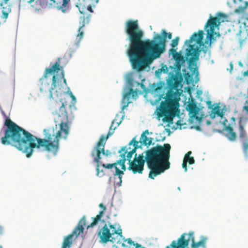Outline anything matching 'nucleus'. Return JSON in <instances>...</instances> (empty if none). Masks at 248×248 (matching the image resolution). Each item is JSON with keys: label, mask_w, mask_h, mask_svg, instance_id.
Wrapping results in <instances>:
<instances>
[{"label": "nucleus", "mask_w": 248, "mask_h": 248, "mask_svg": "<svg viewBox=\"0 0 248 248\" xmlns=\"http://www.w3.org/2000/svg\"><path fill=\"white\" fill-rule=\"evenodd\" d=\"M248 121L246 117L241 118L239 122V136L242 141H248V136L245 129V126Z\"/></svg>", "instance_id": "nucleus-15"}, {"label": "nucleus", "mask_w": 248, "mask_h": 248, "mask_svg": "<svg viewBox=\"0 0 248 248\" xmlns=\"http://www.w3.org/2000/svg\"><path fill=\"white\" fill-rule=\"evenodd\" d=\"M247 105H246L243 107V109L247 111V112H248V104H247Z\"/></svg>", "instance_id": "nucleus-41"}, {"label": "nucleus", "mask_w": 248, "mask_h": 248, "mask_svg": "<svg viewBox=\"0 0 248 248\" xmlns=\"http://www.w3.org/2000/svg\"><path fill=\"white\" fill-rule=\"evenodd\" d=\"M167 38L169 39H171L172 38V34L171 33H167Z\"/></svg>", "instance_id": "nucleus-40"}, {"label": "nucleus", "mask_w": 248, "mask_h": 248, "mask_svg": "<svg viewBox=\"0 0 248 248\" xmlns=\"http://www.w3.org/2000/svg\"><path fill=\"white\" fill-rule=\"evenodd\" d=\"M120 123H121V122H119V123H116V124H115V125L114 126V124H115V121H114V120H113V121L112 122V123H111V125H110V128H109V130H110L111 129H110V128H111V126H112V128L113 131V132H114L115 129L117 128V127L118 126H119V124H120Z\"/></svg>", "instance_id": "nucleus-28"}, {"label": "nucleus", "mask_w": 248, "mask_h": 248, "mask_svg": "<svg viewBox=\"0 0 248 248\" xmlns=\"http://www.w3.org/2000/svg\"><path fill=\"white\" fill-rule=\"evenodd\" d=\"M125 31L129 37V47L127 54L133 69L141 72L149 67L165 51L167 32L162 30L153 40H142L143 32L139 29L138 20H127Z\"/></svg>", "instance_id": "nucleus-2"}, {"label": "nucleus", "mask_w": 248, "mask_h": 248, "mask_svg": "<svg viewBox=\"0 0 248 248\" xmlns=\"http://www.w3.org/2000/svg\"><path fill=\"white\" fill-rule=\"evenodd\" d=\"M192 73L193 74H195V73H196L197 76H198V74H199L198 68H197V67L194 68L193 70V71H192Z\"/></svg>", "instance_id": "nucleus-37"}, {"label": "nucleus", "mask_w": 248, "mask_h": 248, "mask_svg": "<svg viewBox=\"0 0 248 248\" xmlns=\"http://www.w3.org/2000/svg\"><path fill=\"white\" fill-rule=\"evenodd\" d=\"M149 134V131L148 130H145L144 132H143V133L141 134H144V135H146V134Z\"/></svg>", "instance_id": "nucleus-42"}, {"label": "nucleus", "mask_w": 248, "mask_h": 248, "mask_svg": "<svg viewBox=\"0 0 248 248\" xmlns=\"http://www.w3.org/2000/svg\"><path fill=\"white\" fill-rule=\"evenodd\" d=\"M4 233V229L2 226L0 224V236H2ZM0 248H3L0 245Z\"/></svg>", "instance_id": "nucleus-32"}, {"label": "nucleus", "mask_w": 248, "mask_h": 248, "mask_svg": "<svg viewBox=\"0 0 248 248\" xmlns=\"http://www.w3.org/2000/svg\"><path fill=\"white\" fill-rule=\"evenodd\" d=\"M193 117L195 118L199 122H201L202 121V117H200L197 116V115H196L195 117Z\"/></svg>", "instance_id": "nucleus-39"}, {"label": "nucleus", "mask_w": 248, "mask_h": 248, "mask_svg": "<svg viewBox=\"0 0 248 248\" xmlns=\"http://www.w3.org/2000/svg\"><path fill=\"white\" fill-rule=\"evenodd\" d=\"M248 6V1H245V6H244V7L246 9L247 8Z\"/></svg>", "instance_id": "nucleus-43"}, {"label": "nucleus", "mask_w": 248, "mask_h": 248, "mask_svg": "<svg viewBox=\"0 0 248 248\" xmlns=\"http://www.w3.org/2000/svg\"><path fill=\"white\" fill-rule=\"evenodd\" d=\"M217 109V110H215V113L218 116H220V117H222L223 116V113L222 111H221L219 109V107H216L214 109Z\"/></svg>", "instance_id": "nucleus-30"}, {"label": "nucleus", "mask_w": 248, "mask_h": 248, "mask_svg": "<svg viewBox=\"0 0 248 248\" xmlns=\"http://www.w3.org/2000/svg\"><path fill=\"white\" fill-rule=\"evenodd\" d=\"M245 9L244 6H239L238 8L235 9L234 12L236 13H241L245 11Z\"/></svg>", "instance_id": "nucleus-29"}, {"label": "nucleus", "mask_w": 248, "mask_h": 248, "mask_svg": "<svg viewBox=\"0 0 248 248\" xmlns=\"http://www.w3.org/2000/svg\"><path fill=\"white\" fill-rule=\"evenodd\" d=\"M127 241V243L129 245H133L134 246H135V245L136 243H135L134 241H132V240L130 238H128L127 239H124V242Z\"/></svg>", "instance_id": "nucleus-31"}, {"label": "nucleus", "mask_w": 248, "mask_h": 248, "mask_svg": "<svg viewBox=\"0 0 248 248\" xmlns=\"http://www.w3.org/2000/svg\"><path fill=\"white\" fill-rule=\"evenodd\" d=\"M119 153L120 154V156L121 157V159L118 160L116 162L112 164H103L102 165L103 168L106 169H111L114 167L115 169V173L114 175L119 176V178L120 179V186L122 182V177L121 175L124 174V171L123 170H120L117 167V165L119 164L121 166V169L125 170H126V167L125 166V162L126 161L125 158V154L127 153V149H126V147H122L121 149L119 151Z\"/></svg>", "instance_id": "nucleus-10"}, {"label": "nucleus", "mask_w": 248, "mask_h": 248, "mask_svg": "<svg viewBox=\"0 0 248 248\" xmlns=\"http://www.w3.org/2000/svg\"><path fill=\"white\" fill-rule=\"evenodd\" d=\"M186 110L191 114V117H195L199 112V108L195 103H189L186 106Z\"/></svg>", "instance_id": "nucleus-18"}, {"label": "nucleus", "mask_w": 248, "mask_h": 248, "mask_svg": "<svg viewBox=\"0 0 248 248\" xmlns=\"http://www.w3.org/2000/svg\"><path fill=\"white\" fill-rule=\"evenodd\" d=\"M205 43L207 44H209V41L208 40H206L205 42Z\"/></svg>", "instance_id": "nucleus-47"}, {"label": "nucleus", "mask_w": 248, "mask_h": 248, "mask_svg": "<svg viewBox=\"0 0 248 248\" xmlns=\"http://www.w3.org/2000/svg\"><path fill=\"white\" fill-rule=\"evenodd\" d=\"M192 154L191 151L188 152L185 155L184 160L186 161V163H188L189 164H193L195 163V160L193 157L190 156V155Z\"/></svg>", "instance_id": "nucleus-22"}, {"label": "nucleus", "mask_w": 248, "mask_h": 248, "mask_svg": "<svg viewBox=\"0 0 248 248\" xmlns=\"http://www.w3.org/2000/svg\"><path fill=\"white\" fill-rule=\"evenodd\" d=\"M90 16V15L87 16L86 18L84 16H81L79 18V27L78 29V33L76 36L77 44H78L83 38L84 35L83 28L85 26V24L89 23Z\"/></svg>", "instance_id": "nucleus-14"}, {"label": "nucleus", "mask_w": 248, "mask_h": 248, "mask_svg": "<svg viewBox=\"0 0 248 248\" xmlns=\"http://www.w3.org/2000/svg\"><path fill=\"white\" fill-rule=\"evenodd\" d=\"M35 0H20L21 2H23L24 4L26 3L31 4L34 2Z\"/></svg>", "instance_id": "nucleus-33"}, {"label": "nucleus", "mask_w": 248, "mask_h": 248, "mask_svg": "<svg viewBox=\"0 0 248 248\" xmlns=\"http://www.w3.org/2000/svg\"><path fill=\"white\" fill-rule=\"evenodd\" d=\"M164 84L162 82H160L158 84H153L152 85V89L155 91V92H157L162 89Z\"/></svg>", "instance_id": "nucleus-24"}, {"label": "nucleus", "mask_w": 248, "mask_h": 248, "mask_svg": "<svg viewBox=\"0 0 248 248\" xmlns=\"http://www.w3.org/2000/svg\"><path fill=\"white\" fill-rule=\"evenodd\" d=\"M203 37V32L200 30L199 31L198 33L194 32L189 39L185 41V45L188 46V48L186 49L185 57L186 60L189 62V65L198 59L199 55L197 46H196L195 44H191L193 42L195 41L197 44H199L202 47L201 50L204 52V53H206L207 51L208 47L204 46L202 42Z\"/></svg>", "instance_id": "nucleus-7"}, {"label": "nucleus", "mask_w": 248, "mask_h": 248, "mask_svg": "<svg viewBox=\"0 0 248 248\" xmlns=\"http://www.w3.org/2000/svg\"><path fill=\"white\" fill-rule=\"evenodd\" d=\"M9 0H2L0 1V6L2 7L1 12L0 11V25L1 23V20L5 22L8 17L9 14L11 12V9L9 5L3 6V4H7Z\"/></svg>", "instance_id": "nucleus-16"}, {"label": "nucleus", "mask_w": 248, "mask_h": 248, "mask_svg": "<svg viewBox=\"0 0 248 248\" xmlns=\"http://www.w3.org/2000/svg\"><path fill=\"white\" fill-rule=\"evenodd\" d=\"M207 103H208V104H211V101H208L207 102Z\"/></svg>", "instance_id": "nucleus-48"}, {"label": "nucleus", "mask_w": 248, "mask_h": 248, "mask_svg": "<svg viewBox=\"0 0 248 248\" xmlns=\"http://www.w3.org/2000/svg\"><path fill=\"white\" fill-rule=\"evenodd\" d=\"M179 40V37H176L174 39H173L172 40L171 44H170L171 47L173 48L175 47L178 44Z\"/></svg>", "instance_id": "nucleus-26"}, {"label": "nucleus", "mask_w": 248, "mask_h": 248, "mask_svg": "<svg viewBox=\"0 0 248 248\" xmlns=\"http://www.w3.org/2000/svg\"><path fill=\"white\" fill-rule=\"evenodd\" d=\"M99 207L103 209V211H100L99 214L96 216L95 217L93 218V222L87 226V229L90 227H93L95 225L98 224L99 221H101V217H103L104 211L106 210V207L104 204L102 203L99 204Z\"/></svg>", "instance_id": "nucleus-17"}, {"label": "nucleus", "mask_w": 248, "mask_h": 248, "mask_svg": "<svg viewBox=\"0 0 248 248\" xmlns=\"http://www.w3.org/2000/svg\"><path fill=\"white\" fill-rule=\"evenodd\" d=\"M112 126L111 127V129L108 131L106 136L102 135L98 141L97 142L96 145L92 152V155L94 157V161L97 163L96 171L97 175L101 177L104 175L103 171L102 170L99 171V163L100 160L101 159V154L108 156L111 155V153L108 150H105V145L108 139L113 134V131L112 128Z\"/></svg>", "instance_id": "nucleus-8"}, {"label": "nucleus", "mask_w": 248, "mask_h": 248, "mask_svg": "<svg viewBox=\"0 0 248 248\" xmlns=\"http://www.w3.org/2000/svg\"><path fill=\"white\" fill-rule=\"evenodd\" d=\"M187 163L186 161L183 160V162L182 163V167L185 169V171H186L187 170Z\"/></svg>", "instance_id": "nucleus-35"}, {"label": "nucleus", "mask_w": 248, "mask_h": 248, "mask_svg": "<svg viewBox=\"0 0 248 248\" xmlns=\"http://www.w3.org/2000/svg\"><path fill=\"white\" fill-rule=\"evenodd\" d=\"M87 8H86V10L90 11L91 13H93V10L91 4H87Z\"/></svg>", "instance_id": "nucleus-36"}, {"label": "nucleus", "mask_w": 248, "mask_h": 248, "mask_svg": "<svg viewBox=\"0 0 248 248\" xmlns=\"http://www.w3.org/2000/svg\"><path fill=\"white\" fill-rule=\"evenodd\" d=\"M53 1L54 3L56 2L55 0H50ZM70 0H62V5L58 7L59 9L61 10L63 13H65L69 8L68 3Z\"/></svg>", "instance_id": "nucleus-21"}, {"label": "nucleus", "mask_w": 248, "mask_h": 248, "mask_svg": "<svg viewBox=\"0 0 248 248\" xmlns=\"http://www.w3.org/2000/svg\"><path fill=\"white\" fill-rule=\"evenodd\" d=\"M153 140V139L152 138H148L146 135H144V134H141L140 140L138 141L139 143L140 142L141 145H144L145 146H149L152 144Z\"/></svg>", "instance_id": "nucleus-20"}, {"label": "nucleus", "mask_w": 248, "mask_h": 248, "mask_svg": "<svg viewBox=\"0 0 248 248\" xmlns=\"http://www.w3.org/2000/svg\"><path fill=\"white\" fill-rule=\"evenodd\" d=\"M86 225V218L83 216L79 220L78 225L73 232L66 236L63 241L62 248H70L73 243V237L74 235L77 237L84 230V226Z\"/></svg>", "instance_id": "nucleus-12"}, {"label": "nucleus", "mask_w": 248, "mask_h": 248, "mask_svg": "<svg viewBox=\"0 0 248 248\" xmlns=\"http://www.w3.org/2000/svg\"><path fill=\"white\" fill-rule=\"evenodd\" d=\"M166 248H179L176 241H173L170 246H167Z\"/></svg>", "instance_id": "nucleus-27"}, {"label": "nucleus", "mask_w": 248, "mask_h": 248, "mask_svg": "<svg viewBox=\"0 0 248 248\" xmlns=\"http://www.w3.org/2000/svg\"><path fill=\"white\" fill-rule=\"evenodd\" d=\"M206 123H207V124H211V122L210 121H207Z\"/></svg>", "instance_id": "nucleus-46"}, {"label": "nucleus", "mask_w": 248, "mask_h": 248, "mask_svg": "<svg viewBox=\"0 0 248 248\" xmlns=\"http://www.w3.org/2000/svg\"><path fill=\"white\" fill-rule=\"evenodd\" d=\"M109 228L105 224L98 232V235L100 237V242L102 243H106L108 241L113 244V247L116 248L119 246L125 247L124 244V237L122 235V230L120 227L117 228L115 224H109Z\"/></svg>", "instance_id": "nucleus-6"}, {"label": "nucleus", "mask_w": 248, "mask_h": 248, "mask_svg": "<svg viewBox=\"0 0 248 248\" xmlns=\"http://www.w3.org/2000/svg\"><path fill=\"white\" fill-rule=\"evenodd\" d=\"M207 238L204 236L201 237V240L198 242L195 241L194 232H190L188 233H183L178 238L176 243L179 248H188V246L191 242V248H206Z\"/></svg>", "instance_id": "nucleus-9"}, {"label": "nucleus", "mask_w": 248, "mask_h": 248, "mask_svg": "<svg viewBox=\"0 0 248 248\" xmlns=\"http://www.w3.org/2000/svg\"><path fill=\"white\" fill-rule=\"evenodd\" d=\"M71 96L73 99H76L75 96L71 93Z\"/></svg>", "instance_id": "nucleus-44"}, {"label": "nucleus", "mask_w": 248, "mask_h": 248, "mask_svg": "<svg viewBox=\"0 0 248 248\" xmlns=\"http://www.w3.org/2000/svg\"><path fill=\"white\" fill-rule=\"evenodd\" d=\"M132 144L134 148L127 153L126 157L129 164L128 170H131L134 174L142 173L145 161L150 170L148 177L152 179L170 168L169 159L171 146L170 144L165 143L163 146L157 144L156 146L147 150L145 159L143 154L139 155L136 154L133 160L131 161L133 155L136 153L137 149L140 147L139 142L135 140V138L129 143V145Z\"/></svg>", "instance_id": "nucleus-3"}, {"label": "nucleus", "mask_w": 248, "mask_h": 248, "mask_svg": "<svg viewBox=\"0 0 248 248\" xmlns=\"http://www.w3.org/2000/svg\"><path fill=\"white\" fill-rule=\"evenodd\" d=\"M170 52L171 54L172 55V57H173V56H175V54H177L178 52L176 51V49L172 47V48L170 49Z\"/></svg>", "instance_id": "nucleus-34"}, {"label": "nucleus", "mask_w": 248, "mask_h": 248, "mask_svg": "<svg viewBox=\"0 0 248 248\" xmlns=\"http://www.w3.org/2000/svg\"><path fill=\"white\" fill-rule=\"evenodd\" d=\"M128 84L129 86V91L124 94L122 100V104H123L122 108V110L127 108L130 103L129 99L131 96L135 99H136L138 96L137 91H134L133 89L134 85L136 84L137 86L140 85L141 87L144 86L142 83H140L139 82L134 81L132 78H129L128 79Z\"/></svg>", "instance_id": "nucleus-13"}, {"label": "nucleus", "mask_w": 248, "mask_h": 248, "mask_svg": "<svg viewBox=\"0 0 248 248\" xmlns=\"http://www.w3.org/2000/svg\"><path fill=\"white\" fill-rule=\"evenodd\" d=\"M135 248H146L144 247H142L140 244L136 243L135 245Z\"/></svg>", "instance_id": "nucleus-38"}, {"label": "nucleus", "mask_w": 248, "mask_h": 248, "mask_svg": "<svg viewBox=\"0 0 248 248\" xmlns=\"http://www.w3.org/2000/svg\"><path fill=\"white\" fill-rule=\"evenodd\" d=\"M175 60L174 68L177 75L170 74L167 81V88L169 90L165 97V100L160 103L157 108V115L158 118H162L163 122L172 123L173 118L176 116V112L179 111L178 100L176 96L178 91L182 88L183 78L181 75V66L185 62L183 55L178 53L173 56Z\"/></svg>", "instance_id": "nucleus-4"}, {"label": "nucleus", "mask_w": 248, "mask_h": 248, "mask_svg": "<svg viewBox=\"0 0 248 248\" xmlns=\"http://www.w3.org/2000/svg\"><path fill=\"white\" fill-rule=\"evenodd\" d=\"M60 63L61 59L58 58L51 67L45 69L44 74L39 79L37 84L39 95L49 99H54L56 90L59 91V88H61L64 91V88L61 83L63 81L65 86H67V83L64 78V71Z\"/></svg>", "instance_id": "nucleus-5"}, {"label": "nucleus", "mask_w": 248, "mask_h": 248, "mask_svg": "<svg viewBox=\"0 0 248 248\" xmlns=\"http://www.w3.org/2000/svg\"><path fill=\"white\" fill-rule=\"evenodd\" d=\"M196 129L197 130H200L201 128H200V127L199 126H197L196 127Z\"/></svg>", "instance_id": "nucleus-45"}, {"label": "nucleus", "mask_w": 248, "mask_h": 248, "mask_svg": "<svg viewBox=\"0 0 248 248\" xmlns=\"http://www.w3.org/2000/svg\"><path fill=\"white\" fill-rule=\"evenodd\" d=\"M217 16L215 17L211 16L205 25V28L206 29L208 27L210 28L209 29L206 30V31L207 32V38L210 40H211L213 38L215 28L220 25L221 21H224V19L221 20V18H226L227 17V15L220 12L218 13Z\"/></svg>", "instance_id": "nucleus-11"}, {"label": "nucleus", "mask_w": 248, "mask_h": 248, "mask_svg": "<svg viewBox=\"0 0 248 248\" xmlns=\"http://www.w3.org/2000/svg\"><path fill=\"white\" fill-rule=\"evenodd\" d=\"M64 93L60 88L59 91H56V97L54 99L56 102L59 101L62 103L57 112L58 116L62 118L59 129H57L56 125L55 127L45 129L43 131L44 138L41 139L33 135L8 119L5 122L6 129L4 136L1 139V143L15 147L25 154L28 158L31 156L34 148L56 155L59 150L60 139H66L69 131L68 116L65 107L67 102L62 98Z\"/></svg>", "instance_id": "nucleus-1"}, {"label": "nucleus", "mask_w": 248, "mask_h": 248, "mask_svg": "<svg viewBox=\"0 0 248 248\" xmlns=\"http://www.w3.org/2000/svg\"><path fill=\"white\" fill-rule=\"evenodd\" d=\"M89 4L90 3L86 2H82L80 1L78 4L77 5V6L78 8L79 12L81 14H84L86 12V8H87V5Z\"/></svg>", "instance_id": "nucleus-23"}, {"label": "nucleus", "mask_w": 248, "mask_h": 248, "mask_svg": "<svg viewBox=\"0 0 248 248\" xmlns=\"http://www.w3.org/2000/svg\"><path fill=\"white\" fill-rule=\"evenodd\" d=\"M243 152L246 155H248V141H243Z\"/></svg>", "instance_id": "nucleus-25"}, {"label": "nucleus", "mask_w": 248, "mask_h": 248, "mask_svg": "<svg viewBox=\"0 0 248 248\" xmlns=\"http://www.w3.org/2000/svg\"><path fill=\"white\" fill-rule=\"evenodd\" d=\"M225 130L227 131L226 136L228 139L231 141L235 140L236 135L235 132L233 131V128L230 125H228L225 127Z\"/></svg>", "instance_id": "nucleus-19"}, {"label": "nucleus", "mask_w": 248, "mask_h": 248, "mask_svg": "<svg viewBox=\"0 0 248 248\" xmlns=\"http://www.w3.org/2000/svg\"><path fill=\"white\" fill-rule=\"evenodd\" d=\"M240 1H241L242 0H239Z\"/></svg>", "instance_id": "nucleus-49"}]
</instances>
